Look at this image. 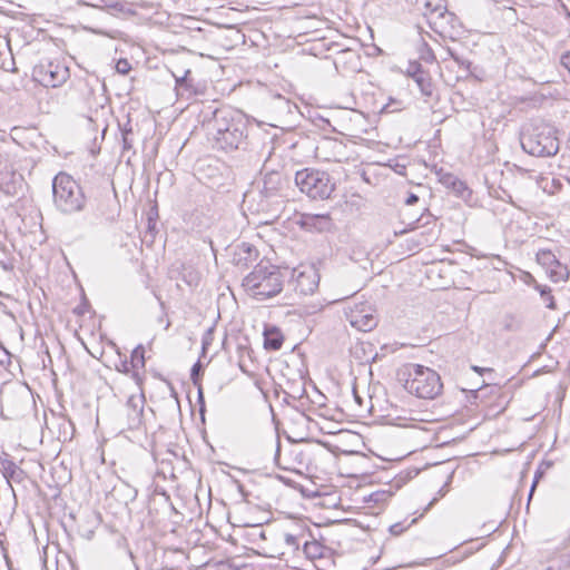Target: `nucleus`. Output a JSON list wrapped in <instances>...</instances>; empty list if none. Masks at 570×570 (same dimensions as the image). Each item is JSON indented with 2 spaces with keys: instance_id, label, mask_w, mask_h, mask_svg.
<instances>
[{
  "instance_id": "nucleus-37",
  "label": "nucleus",
  "mask_w": 570,
  "mask_h": 570,
  "mask_svg": "<svg viewBox=\"0 0 570 570\" xmlns=\"http://www.w3.org/2000/svg\"><path fill=\"white\" fill-rule=\"evenodd\" d=\"M131 132V130H125L122 131V147L124 149H130L131 148V141L128 138V135Z\"/></svg>"
},
{
  "instance_id": "nucleus-26",
  "label": "nucleus",
  "mask_w": 570,
  "mask_h": 570,
  "mask_svg": "<svg viewBox=\"0 0 570 570\" xmlns=\"http://www.w3.org/2000/svg\"><path fill=\"white\" fill-rule=\"evenodd\" d=\"M304 531L302 529H298L296 533H284V541L292 551H296L299 549L301 542L304 539Z\"/></svg>"
},
{
  "instance_id": "nucleus-54",
  "label": "nucleus",
  "mask_w": 570,
  "mask_h": 570,
  "mask_svg": "<svg viewBox=\"0 0 570 570\" xmlns=\"http://www.w3.org/2000/svg\"><path fill=\"white\" fill-rule=\"evenodd\" d=\"M439 420H440L439 417H434V416H433V417H430V419H429V422H434V421H439Z\"/></svg>"
},
{
  "instance_id": "nucleus-55",
  "label": "nucleus",
  "mask_w": 570,
  "mask_h": 570,
  "mask_svg": "<svg viewBox=\"0 0 570 570\" xmlns=\"http://www.w3.org/2000/svg\"><path fill=\"white\" fill-rule=\"evenodd\" d=\"M431 570H439V569H438V568H433V569H431Z\"/></svg>"
},
{
  "instance_id": "nucleus-27",
  "label": "nucleus",
  "mask_w": 570,
  "mask_h": 570,
  "mask_svg": "<svg viewBox=\"0 0 570 570\" xmlns=\"http://www.w3.org/2000/svg\"><path fill=\"white\" fill-rule=\"evenodd\" d=\"M535 289L540 293V296L543 298V301L546 302V306L549 309L557 308V304H556L554 297L552 295V291L549 286L537 284Z\"/></svg>"
},
{
  "instance_id": "nucleus-40",
  "label": "nucleus",
  "mask_w": 570,
  "mask_h": 570,
  "mask_svg": "<svg viewBox=\"0 0 570 570\" xmlns=\"http://www.w3.org/2000/svg\"><path fill=\"white\" fill-rule=\"evenodd\" d=\"M471 368H472L475 373H478V374H480V375H483V373H485V372H487V373H493V370H492V368H490V367H480V366H476V365H472V366H471Z\"/></svg>"
},
{
  "instance_id": "nucleus-29",
  "label": "nucleus",
  "mask_w": 570,
  "mask_h": 570,
  "mask_svg": "<svg viewBox=\"0 0 570 570\" xmlns=\"http://www.w3.org/2000/svg\"><path fill=\"white\" fill-rule=\"evenodd\" d=\"M200 368H202V365H200L199 362L194 364V366L191 367L190 377H191L193 383L198 386V397H199V403H200V412H203L204 399H203V390H202V386L199 384V372H200Z\"/></svg>"
},
{
  "instance_id": "nucleus-28",
  "label": "nucleus",
  "mask_w": 570,
  "mask_h": 570,
  "mask_svg": "<svg viewBox=\"0 0 570 570\" xmlns=\"http://www.w3.org/2000/svg\"><path fill=\"white\" fill-rule=\"evenodd\" d=\"M443 389L440 375L430 368V400L440 395Z\"/></svg>"
},
{
  "instance_id": "nucleus-11",
  "label": "nucleus",
  "mask_w": 570,
  "mask_h": 570,
  "mask_svg": "<svg viewBox=\"0 0 570 570\" xmlns=\"http://www.w3.org/2000/svg\"><path fill=\"white\" fill-rule=\"evenodd\" d=\"M425 367L420 364H406L401 372L404 379V389L419 399H428V376Z\"/></svg>"
},
{
  "instance_id": "nucleus-21",
  "label": "nucleus",
  "mask_w": 570,
  "mask_h": 570,
  "mask_svg": "<svg viewBox=\"0 0 570 570\" xmlns=\"http://www.w3.org/2000/svg\"><path fill=\"white\" fill-rule=\"evenodd\" d=\"M409 77H412L417 83L423 95H428V86L424 79V70L417 60H410L405 70Z\"/></svg>"
},
{
  "instance_id": "nucleus-47",
  "label": "nucleus",
  "mask_w": 570,
  "mask_h": 570,
  "mask_svg": "<svg viewBox=\"0 0 570 570\" xmlns=\"http://www.w3.org/2000/svg\"><path fill=\"white\" fill-rule=\"evenodd\" d=\"M278 99L286 105L288 111H291L292 107L296 108V105L291 104L289 100L283 99L281 96H278Z\"/></svg>"
},
{
  "instance_id": "nucleus-16",
  "label": "nucleus",
  "mask_w": 570,
  "mask_h": 570,
  "mask_svg": "<svg viewBox=\"0 0 570 570\" xmlns=\"http://www.w3.org/2000/svg\"><path fill=\"white\" fill-rule=\"evenodd\" d=\"M365 308H355L351 309V313L348 315L350 323L353 327L367 332L371 331L373 327L376 326V320L373 317V315L365 313Z\"/></svg>"
},
{
  "instance_id": "nucleus-49",
  "label": "nucleus",
  "mask_w": 570,
  "mask_h": 570,
  "mask_svg": "<svg viewBox=\"0 0 570 570\" xmlns=\"http://www.w3.org/2000/svg\"><path fill=\"white\" fill-rule=\"evenodd\" d=\"M353 395H354V400L356 403H358L360 405H362V397L357 394L356 390L354 389L353 390Z\"/></svg>"
},
{
  "instance_id": "nucleus-23",
  "label": "nucleus",
  "mask_w": 570,
  "mask_h": 570,
  "mask_svg": "<svg viewBox=\"0 0 570 570\" xmlns=\"http://www.w3.org/2000/svg\"><path fill=\"white\" fill-rule=\"evenodd\" d=\"M450 190H452V193L456 197L464 200L468 205L471 206L474 203L472 189L466 185L465 181L459 179L458 177H456L453 186H451Z\"/></svg>"
},
{
  "instance_id": "nucleus-8",
  "label": "nucleus",
  "mask_w": 570,
  "mask_h": 570,
  "mask_svg": "<svg viewBox=\"0 0 570 570\" xmlns=\"http://www.w3.org/2000/svg\"><path fill=\"white\" fill-rule=\"evenodd\" d=\"M291 286L301 295H312L318 288L320 274L315 265L301 264L291 272Z\"/></svg>"
},
{
  "instance_id": "nucleus-42",
  "label": "nucleus",
  "mask_w": 570,
  "mask_h": 570,
  "mask_svg": "<svg viewBox=\"0 0 570 570\" xmlns=\"http://www.w3.org/2000/svg\"><path fill=\"white\" fill-rule=\"evenodd\" d=\"M480 390H481V387L470 390V396H469V400H470L471 402H473V403H474V402L479 399Z\"/></svg>"
},
{
  "instance_id": "nucleus-7",
  "label": "nucleus",
  "mask_w": 570,
  "mask_h": 570,
  "mask_svg": "<svg viewBox=\"0 0 570 570\" xmlns=\"http://www.w3.org/2000/svg\"><path fill=\"white\" fill-rule=\"evenodd\" d=\"M69 77V68L60 60H41L32 69V80L46 88L61 87Z\"/></svg>"
},
{
  "instance_id": "nucleus-36",
  "label": "nucleus",
  "mask_w": 570,
  "mask_h": 570,
  "mask_svg": "<svg viewBox=\"0 0 570 570\" xmlns=\"http://www.w3.org/2000/svg\"><path fill=\"white\" fill-rule=\"evenodd\" d=\"M117 370L125 374H129V373L132 374V368H131L130 362H128L126 360L120 363V366H118Z\"/></svg>"
},
{
  "instance_id": "nucleus-50",
  "label": "nucleus",
  "mask_w": 570,
  "mask_h": 570,
  "mask_svg": "<svg viewBox=\"0 0 570 570\" xmlns=\"http://www.w3.org/2000/svg\"><path fill=\"white\" fill-rule=\"evenodd\" d=\"M561 9H562V11H563L564 16H566L568 19H570V10H569V8H568L564 3H562V4H561Z\"/></svg>"
},
{
  "instance_id": "nucleus-9",
  "label": "nucleus",
  "mask_w": 570,
  "mask_h": 570,
  "mask_svg": "<svg viewBox=\"0 0 570 570\" xmlns=\"http://www.w3.org/2000/svg\"><path fill=\"white\" fill-rule=\"evenodd\" d=\"M455 20V14L446 6L438 3L432 8L430 2V29L442 40L454 39Z\"/></svg>"
},
{
  "instance_id": "nucleus-5",
  "label": "nucleus",
  "mask_w": 570,
  "mask_h": 570,
  "mask_svg": "<svg viewBox=\"0 0 570 570\" xmlns=\"http://www.w3.org/2000/svg\"><path fill=\"white\" fill-rule=\"evenodd\" d=\"M295 185L312 199H328L335 190V183L330 174L315 168L297 170Z\"/></svg>"
},
{
  "instance_id": "nucleus-3",
  "label": "nucleus",
  "mask_w": 570,
  "mask_h": 570,
  "mask_svg": "<svg viewBox=\"0 0 570 570\" xmlns=\"http://www.w3.org/2000/svg\"><path fill=\"white\" fill-rule=\"evenodd\" d=\"M553 126L543 121H533L525 125L520 134L522 149L535 157L554 156L559 150V140Z\"/></svg>"
},
{
  "instance_id": "nucleus-17",
  "label": "nucleus",
  "mask_w": 570,
  "mask_h": 570,
  "mask_svg": "<svg viewBox=\"0 0 570 570\" xmlns=\"http://www.w3.org/2000/svg\"><path fill=\"white\" fill-rule=\"evenodd\" d=\"M110 494L119 503L128 505L130 502L136 500L138 491L129 483L120 480L114 485Z\"/></svg>"
},
{
  "instance_id": "nucleus-35",
  "label": "nucleus",
  "mask_w": 570,
  "mask_h": 570,
  "mask_svg": "<svg viewBox=\"0 0 570 570\" xmlns=\"http://www.w3.org/2000/svg\"><path fill=\"white\" fill-rule=\"evenodd\" d=\"M543 472L539 469L535 471L534 473V478H533V481H532V485H531V489H530V492H529V500L531 499L533 492H534V489L540 480V478L542 476Z\"/></svg>"
},
{
  "instance_id": "nucleus-1",
  "label": "nucleus",
  "mask_w": 570,
  "mask_h": 570,
  "mask_svg": "<svg viewBox=\"0 0 570 570\" xmlns=\"http://www.w3.org/2000/svg\"><path fill=\"white\" fill-rule=\"evenodd\" d=\"M208 127L216 146L222 150L232 151L246 145L248 122L238 110L229 107L217 108Z\"/></svg>"
},
{
  "instance_id": "nucleus-48",
  "label": "nucleus",
  "mask_w": 570,
  "mask_h": 570,
  "mask_svg": "<svg viewBox=\"0 0 570 570\" xmlns=\"http://www.w3.org/2000/svg\"><path fill=\"white\" fill-rule=\"evenodd\" d=\"M429 55H430V62L431 61H436L438 60V57L434 52V49L432 47H430V51H429Z\"/></svg>"
},
{
  "instance_id": "nucleus-41",
  "label": "nucleus",
  "mask_w": 570,
  "mask_h": 570,
  "mask_svg": "<svg viewBox=\"0 0 570 570\" xmlns=\"http://www.w3.org/2000/svg\"><path fill=\"white\" fill-rule=\"evenodd\" d=\"M449 442H450V440H444V441L440 442L439 438L435 436L432 441H430V448L431 446L440 448L444 444H448Z\"/></svg>"
},
{
  "instance_id": "nucleus-31",
  "label": "nucleus",
  "mask_w": 570,
  "mask_h": 570,
  "mask_svg": "<svg viewBox=\"0 0 570 570\" xmlns=\"http://www.w3.org/2000/svg\"><path fill=\"white\" fill-rule=\"evenodd\" d=\"M417 33H419V36L421 38V41H422V48L420 49V59H425V53L428 52V49H426L428 45H426V42H425V40H424V38L422 36L423 35V28L420 27V26H417Z\"/></svg>"
},
{
  "instance_id": "nucleus-52",
  "label": "nucleus",
  "mask_w": 570,
  "mask_h": 570,
  "mask_svg": "<svg viewBox=\"0 0 570 570\" xmlns=\"http://www.w3.org/2000/svg\"><path fill=\"white\" fill-rule=\"evenodd\" d=\"M419 245H420V243H419V242H414V246L410 247L409 249H410V250H413V249H415Z\"/></svg>"
},
{
  "instance_id": "nucleus-22",
  "label": "nucleus",
  "mask_w": 570,
  "mask_h": 570,
  "mask_svg": "<svg viewBox=\"0 0 570 570\" xmlns=\"http://www.w3.org/2000/svg\"><path fill=\"white\" fill-rule=\"evenodd\" d=\"M283 335L276 327L267 328L264 332V347L271 351H277L283 345Z\"/></svg>"
},
{
  "instance_id": "nucleus-46",
  "label": "nucleus",
  "mask_w": 570,
  "mask_h": 570,
  "mask_svg": "<svg viewBox=\"0 0 570 570\" xmlns=\"http://www.w3.org/2000/svg\"><path fill=\"white\" fill-rule=\"evenodd\" d=\"M503 193L507 195V199H505L504 197H502V196H499V195H495L494 197H497V198H501V199H502V200H504V202H508V203H510V204H513L512 196H511L510 194H507V191H505V190H503Z\"/></svg>"
},
{
  "instance_id": "nucleus-25",
  "label": "nucleus",
  "mask_w": 570,
  "mask_h": 570,
  "mask_svg": "<svg viewBox=\"0 0 570 570\" xmlns=\"http://www.w3.org/2000/svg\"><path fill=\"white\" fill-rule=\"evenodd\" d=\"M4 476L14 481L22 480L23 471L11 460L2 462Z\"/></svg>"
},
{
  "instance_id": "nucleus-4",
  "label": "nucleus",
  "mask_w": 570,
  "mask_h": 570,
  "mask_svg": "<svg viewBox=\"0 0 570 570\" xmlns=\"http://www.w3.org/2000/svg\"><path fill=\"white\" fill-rule=\"evenodd\" d=\"M53 203L63 214L81 212L86 197L80 185L68 174L59 173L52 180Z\"/></svg>"
},
{
  "instance_id": "nucleus-6",
  "label": "nucleus",
  "mask_w": 570,
  "mask_h": 570,
  "mask_svg": "<svg viewBox=\"0 0 570 570\" xmlns=\"http://www.w3.org/2000/svg\"><path fill=\"white\" fill-rule=\"evenodd\" d=\"M30 393L19 384H4L0 390V415L4 420H17L28 410Z\"/></svg>"
},
{
  "instance_id": "nucleus-13",
  "label": "nucleus",
  "mask_w": 570,
  "mask_h": 570,
  "mask_svg": "<svg viewBox=\"0 0 570 570\" xmlns=\"http://www.w3.org/2000/svg\"><path fill=\"white\" fill-rule=\"evenodd\" d=\"M537 262L547 269L552 282L559 283L569 279L570 269L550 249H540L537 253Z\"/></svg>"
},
{
  "instance_id": "nucleus-15",
  "label": "nucleus",
  "mask_w": 570,
  "mask_h": 570,
  "mask_svg": "<svg viewBox=\"0 0 570 570\" xmlns=\"http://www.w3.org/2000/svg\"><path fill=\"white\" fill-rule=\"evenodd\" d=\"M145 396L142 393L130 395L125 405V424L129 430L139 429L142 424Z\"/></svg>"
},
{
  "instance_id": "nucleus-30",
  "label": "nucleus",
  "mask_w": 570,
  "mask_h": 570,
  "mask_svg": "<svg viewBox=\"0 0 570 570\" xmlns=\"http://www.w3.org/2000/svg\"><path fill=\"white\" fill-rule=\"evenodd\" d=\"M189 70H186L184 76L176 77V90L178 96H184L185 91H189L190 85L188 82Z\"/></svg>"
},
{
  "instance_id": "nucleus-32",
  "label": "nucleus",
  "mask_w": 570,
  "mask_h": 570,
  "mask_svg": "<svg viewBox=\"0 0 570 570\" xmlns=\"http://www.w3.org/2000/svg\"><path fill=\"white\" fill-rule=\"evenodd\" d=\"M116 69L119 73L126 75L130 69L129 62L125 59H120L116 65Z\"/></svg>"
},
{
  "instance_id": "nucleus-45",
  "label": "nucleus",
  "mask_w": 570,
  "mask_h": 570,
  "mask_svg": "<svg viewBox=\"0 0 570 570\" xmlns=\"http://www.w3.org/2000/svg\"><path fill=\"white\" fill-rule=\"evenodd\" d=\"M419 200V197L415 195V194H410L409 197L406 198V204L407 205H413L415 204L416 202Z\"/></svg>"
},
{
  "instance_id": "nucleus-19",
  "label": "nucleus",
  "mask_w": 570,
  "mask_h": 570,
  "mask_svg": "<svg viewBox=\"0 0 570 570\" xmlns=\"http://www.w3.org/2000/svg\"><path fill=\"white\" fill-rule=\"evenodd\" d=\"M145 348L142 345H138L137 347L134 348L131 353L130 365L132 368V380L135 381L139 390H141L144 380L142 375L139 373V370L145 368Z\"/></svg>"
},
{
  "instance_id": "nucleus-14",
  "label": "nucleus",
  "mask_w": 570,
  "mask_h": 570,
  "mask_svg": "<svg viewBox=\"0 0 570 570\" xmlns=\"http://www.w3.org/2000/svg\"><path fill=\"white\" fill-rule=\"evenodd\" d=\"M435 466L436 469L432 472L431 476L434 481L440 483L442 479L444 478V482L438 490V493L435 497L430 500V509L441 499L443 498L450 490V484L452 483L453 475L455 472V469L453 468L452 463L450 461L444 462H430V468Z\"/></svg>"
},
{
  "instance_id": "nucleus-53",
  "label": "nucleus",
  "mask_w": 570,
  "mask_h": 570,
  "mask_svg": "<svg viewBox=\"0 0 570 570\" xmlns=\"http://www.w3.org/2000/svg\"><path fill=\"white\" fill-rule=\"evenodd\" d=\"M277 453L281 451V443H279V440L277 439V449H276Z\"/></svg>"
},
{
  "instance_id": "nucleus-34",
  "label": "nucleus",
  "mask_w": 570,
  "mask_h": 570,
  "mask_svg": "<svg viewBox=\"0 0 570 570\" xmlns=\"http://www.w3.org/2000/svg\"><path fill=\"white\" fill-rule=\"evenodd\" d=\"M448 52H449L452 57H454V59H455V60H456V61H458L462 67H464V68H465L470 73H473V71L471 70V68H472V62H471V61H469V60H466V59H460V58L455 57V56H454V53H453L450 49H448Z\"/></svg>"
},
{
  "instance_id": "nucleus-12",
  "label": "nucleus",
  "mask_w": 570,
  "mask_h": 570,
  "mask_svg": "<svg viewBox=\"0 0 570 570\" xmlns=\"http://www.w3.org/2000/svg\"><path fill=\"white\" fill-rule=\"evenodd\" d=\"M430 289L440 291L451 286L452 281V265L445 262L444 258H438L433 252H430Z\"/></svg>"
},
{
  "instance_id": "nucleus-2",
  "label": "nucleus",
  "mask_w": 570,
  "mask_h": 570,
  "mask_svg": "<svg viewBox=\"0 0 570 570\" xmlns=\"http://www.w3.org/2000/svg\"><path fill=\"white\" fill-rule=\"evenodd\" d=\"M286 274L278 266L259 263L243 278L242 286L253 298L265 301L282 292Z\"/></svg>"
},
{
  "instance_id": "nucleus-38",
  "label": "nucleus",
  "mask_w": 570,
  "mask_h": 570,
  "mask_svg": "<svg viewBox=\"0 0 570 570\" xmlns=\"http://www.w3.org/2000/svg\"><path fill=\"white\" fill-rule=\"evenodd\" d=\"M303 547H304V552H305L308 557H313V556H314V553H313V552H311V549H315V550L317 549L316 543H309V542H308V541H306V540L303 542Z\"/></svg>"
},
{
  "instance_id": "nucleus-33",
  "label": "nucleus",
  "mask_w": 570,
  "mask_h": 570,
  "mask_svg": "<svg viewBox=\"0 0 570 570\" xmlns=\"http://www.w3.org/2000/svg\"><path fill=\"white\" fill-rule=\"evenodd\" d=\"M448 52H449L452 57H454V59H455V60H456V61H458L462 67H464V68H465L470 73H473V71L471 70V68H472V62H471V61H469V60H466V59H460V58L455 57V56H454V53H453L450 49H448Z\"/></svg>"
},
{
  "instance_id": "nucleus-18",
  "label": "nucleus",
  "mask_w": 570,
  "mask_h": 570,
  "mask_svg": "<svg viewBox=\"0 0 570 570\" xmlns=\"http://www.w3.org/2000/svg\"><path fill=\"white\" fill-rule=\"evenodd\" d=\"M257 256L258 252L255 246L248 243H242L235 248L233 262L237 266H248V264L256 261Z\"/></svg>"
},
{
  "instance_id": "nucleus-39",
  "label": "nucleus",
  "mask_w": 570,
  "mask_h": 570,
  "mask_svg": "<svg viewBox=\"0 0 570 570\" xmlns=\"http://www.w3.org/2000/svg\"><path fill=\"white\" fill-rule=\"evenodd\" d=\"M252 535L259 538V539H265V531L259 527V525H254L253 527V533Z\"/></svg>"
},
{
  "instance_id": "nucleus-44",
  "label": "nucleus",
  "mask_w": 570,
  "mask_h": 570,
  "mask_svg": "<svg viewBox=\"0 0 570 570\" xmlns=\"http://www.w3.org/2000/svg\"><path fill=\"white\" fill-rule=\"evenodd\" d=\"M440 132H441V130L438 129L436 132L434 134V137L432 139H430V149L431 148H435L438 146V140H439V137H440Z\"/></svg>"
},
{
  "instance_id": "nucleus-10",
  "label": "nucleus",
  "mask_w": 570,
  "mask_h": 570,
  "mask_svg": "<svg viewBox=\"0 0 570 570\" xmlns=\"http://www.w3.org/2000/svg\"><path fill=\"white\" fill-rule=\"evenodd\" d=\"M283 175L276 170H269L263 174L262 181L258 187L261 196V209L266 210L271 204L276 203L281 198L283 191Z\"/></svg>"
},
{
  "instance_id": "nucleus-24",
  "label": "nucleus",
  "mask_w": 570,
  "mask_h": 570,
  "mask_svg": "<svg viewBox=\"0 0 570 570\" xmlns=\"http://www.w3.org/2000/svg\"><path fill=\"white\" fill-rule=\"evenodd\" d=\"M430 171L434 173L436 180L446 189H450L456 179L455 175L450 171H445L443 168H438L436 165H430Z\"/></svg>"
},
{
  "instance_id": "nucleus-20",
  "label": "nucleus",
  "mask_w": 570,
  "mask_h": 570,
  "mask_svg": "<svg viewBox=\"0 0 570 570\" xmlns=\"http://www.w3.org/2000/svg\"><path fill=\"white\" fill-rule=\"evenodd\" d=\"M301 225L309 230L323 232L331 227L330 215L305 214L302 216Z\"/></svg>"
},
{
  "instance_id": "nucleus-43",
  "label": "nucleus",
  "mask_w": 570,
  "mask_h": 570,
  "mask_svg": "<svg viewBox=\"0 0 570 570\" xmlns=\"http://www.w3.org/2000/svg\"><path fill=\"white\" fill-rule=\"evenodd\" d=\"M390 531L392 534H395V535L400 534L403 531L402 524L395 523V524L391 525Z\"/></svg>"
},
{
  "instance_id": "nucleus-51",
  "label": "nucleus",
  "mask_w": 570,
  "mask_h": 570,
  "mask_svg": "<svg viewBox=\"0 0 570 570\" xmlns=\"http://www.w3.org/2000/svg\"><path fill=\"white\" fill-rule=\"evenodd\" d=\"M429 217H430V225L433 223L434 226L438 225V218L434 217L431 213L429 214Z\"/></svg>"
}]
</instances>
